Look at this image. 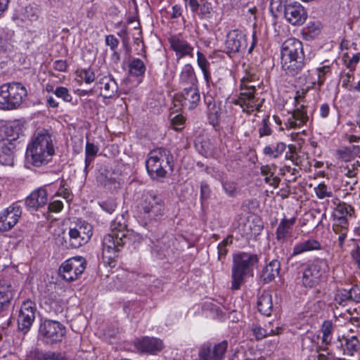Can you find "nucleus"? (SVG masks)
I'll use <instances>...</instances> for the list:
<instances>
[{"label": "nucleus", "mask_w": 360, "mask_h": 360, "mask_svg": "<svg viewBox=\"0 0 360 360\" xmlns=\"http://www.w3.org/2000/svg\"><path fill=\"white\" fill-rule=\"evenodd\" d=\"M295 221V217L281 219L276 231V238L278 241L284 243L291 236L292 229Z\"/></svg>", "instance_id": "nucleus-27"}, {"label": "nucleus", "mask_w": 360, "mask_h": 360, "mask_svg": "<svg viewBox=\"0 0 360 360\" xmlns=\"http://www.w3.org/2000/svg\"><path fill=\"white\" fill-rule=\"evenodd\" d=\"M183 106L188 110L195 109L200 101V95L198 86L184 88L182 92Z\"/></svg>", "instance_id": "nucleus-26"}, {"label": "nucleus", "mask_w": 360, "mask_h": 360, "mask_svg": "<svg viewBox=\"0 0 360 360\" xmlns=\"http://www.w3.org/2000/svg\"><path fill=\"white\" fill-rule=\"evenodd\" d=\"M281 66L284 72L290 76L300 73L305 66V56L301 41L295 38L286 39L282 44Z\"/></svg>", "instance_id": "nucleus-2"}, {"label": "nucleus", "mask_w": 360, "mask_h": 360, "mask_svg": "<svg viewBox=\"0 0 360 360\" xmlns=\"http://www.w3.org/2000/svg\"><path fill=\"white\" fill-rule=\"evenodd\" d=\"M354 213V210L352 205L345 202H340L334 208L333 217L348 219V217H352Z\"/></svg>", "instance_id": "nucleus-35"}, {"label": "nucleus", "mask_w": 360, "mask_h": 360, "mask_svg": "<svg viewBox=\"0 0 360 360\" xmlns=\"http://www.w3.org/2000/svg\"><path fill=\"white\" fill-rule=\"evenodd\" d=\"M228 52L235 53L245 49L247 46L246 36L243 31L233 30L228 32L225 41Z\"/></svg>", "instance_id": "nucleus-21"}, {"label": "nucleus", "mask_w": 360, "mask_h": 360, "mask_svg": "<svg viewBox=\"0 0 360 360\" xmlns=\"http://www.w3.org/2000/svg\"><path fill=\"white\" fill-rule=\"evenodd\" d=\"M11 284L0 279V316H4L8 311L11 301L13 296Z\"/></svg>", "instance_id": "nucleus-24"}, {"label": "nucleus", "mask_w": 360, "mask_h": 360, "mask_svg": "<svg viewBox=\"0 0 360 360\" xmlns=\"http://www.w3.org/2000/svg\"><path fill=\"white\" fill-rule=\"evenodd\" d=\"M179 82L184 88L198 86V81L191 64L187 63L182 67L179 73Z\"/></svg>", "instance_id": "nucleus-28"}, {"label": "nucleus", "mask_w": 360, "mask_h": 360, "mask_svg": "<svg viewBox=\"0 0 360 360\" xmlns=\"http://www.w3.org/2000/svg\"><path fill=\"white\" fill-rule=\"evenodd\" d=\"M329 266L324 259L316 258L303 264L300 270L302 285L308 289L316 288L328 278Z\"/></svg>", "instance_id": "nucleus-3"}, {"label": "nucleus", "mask_w": 360, "mask_h": 360, "mask_svg": "<svg viewBox=\"0 0 360 360\" xmlns=\"http://www.w3.org/2000/svg\"><path fill=\"white\" fill-rule=\"evenodd\" d=\"M27 95L26 88L20 83L3 84L0 86V108L15 109L23 103Z\"/></svg>", "instance_id": "nucleus-7"}, {"label": "nucleus", "mask_w": 360, "mask_h": 360, "mask_svg": "<svg viewBox=\"0 0 360 360\" xmlns=\"http://www.w3.org/2000/svg\"><path fill=\"white\" fill-rule=\"evenodd\" d=\"M281 328L276 326V328L269 329V327L266 326L264 328L259 325L253 324L251 327V331L252 335L255 336L257 340H261L269 335H274L281 333Z\"/></svg>", "instance_id": "nucleus-32"}, {"label": "nucleus", "mask_w": 360, "mask_h": 360, "mask_svg": "<svg viewBox=\"0 0 360 360\" xmlns=\"http://www.w3.org/2000/svg\"><path fill=\"white\" fill-rule=\"evenodd\" d=\"M284 15L286 20L292 25H302L307 18L304 8L297 2L287 4L285 6Z\"/></svg>", "instance_id": "nucleus-22"}, {"label": "nucleus", "mask_w": 360, "mask_h": 360, "mask_svg": "<svg viewBox=\"0 0 360 360\" xmlns=\"http://www.w3.org/2000/svg\"><path fill=\"white\" fill-rule=\"evenodd\" d=\"M85 268V259L82 257H74L61 264L59 274L65 281L72 282L78 278Z\"/></svg>", "instance_id": "nucleus-12"}, {"label": "nucleus", "mask_w": 360, "mask_h": 360, "mask_svg": "<svg viewBox=\"0 0 360 360\" xmlns=\"http://www.w3.org/2000/svg\"><path fill=\"white\" fill-rule=\"evenodd\" d=\"M110 233L104 236L103 240V259L109 264L117 257V252L126 243V226L117 219L111 224Z\"/></svg>", "instance_id": "nucleus-4"}, {"label": "nucleus", "mask_w": 360, "mask_h": 360, "mask_svg": "<svg viewBox=\"0 0 360 360\" xmlns=\"http://www.w3.org/2000/svg\"><path fill=\"white\" fill-rule=\"evenodd\" d=\"M98 184L110 192H115L120 188V179L115 176V174L109 171L100 172L96 176Z\"/></svg>", "instance_id": "nucleus-25"}, {"label": "nucleus", "mask_w": 360, "mask_h": 360, "mask_svg": "<svg viewBox=\"0 0 360 360\" xmlns=\"http://www.w3.org/2000/svg\"><path fill=\"white\" fill-rule=\"evenodd\" d=\"M55 155L53 136L45 129L37 131L27 146V160L35 167L47 165Z\"/></svg>", "instance_id": "nucleus-1"}, {"label": "nucleus", "mask_w": 360, "mask_h": 360, "mask_svg": "<svg viewBox=\"0 0 360 360\" xmlns=\"http://www.w3.org/2000/svg\"><path fill=\"white\" fill-rule=\"evenodd\" d=\"M170 47L174 51L177 59L185 57H193V46L181 34L171 35L168 38Z\"/></svg>", "instance_id": "nucleus-17"}, {"label": "nucleus", "mask_w": 360, "mask_h": 360, "mask_svg": "<svg viewBox=\"0 0 360 360\" xmlns=\"http://www.w3.org/2000/svg\"><path fill=\"white\" fill-rule=\"evenodd\" d=\"M359 146H352V147H345L337 151L338 158L345 162H349L353 158V153L359 151Z\"/></svg>", "instance_id": "nucleus-43"}, {"label": "nucleus", "mask_w": 360, "mask_h": 360, "mask_svg": "<svg viewBox=\"0 0 360 360\" xmlns=\"http://www.w3.org/2000/svg\"><path fill=\"white\" fill-rule=\"evenodd\" d=\"M105 44L110 46L111 50H115L118 46L119 41L113 34H109L105 37Z\"/></svg>", "instance_id": "nucleus-55"}, {"label": "nucleus", "mask_w": 360, "mask_h": 360, "mask_svg": "<svg viewBox=\"0 0 360 360\" xmlns=\"http://www.w3.org/2000/svg\"><path fill=\"white\" fill-rule=\"evenodd\" d=\"M321 245L317 240L310 238L295 245L291 256H297L306 252L321 250Z\"/></svg>", "instance_id": "nucleus-29"}, {"label": "nucleus", "mask_w": 360, "mask_h": 360, "mask_svg": "<svg viewBox=\"0 0 360 360\" xmlns=\"http://www.w3.org/2000/svg\"><path fill=\"white\" fill-rule=\"evenodd\" d=\"M282 6V0H271L269 5V10L274 15H276V12L281 9Z\"/></svg>", "instance_id": "nucleus-58"}, {"label": "nucleus", "mask_w": 360, "mask_h": 360, "mask_svg": "<svg viewBox=\"0 0 360 360\" xmlns=\"http://www.w3.org/2000/svg\"><path fill=\"white\" fill-rule=\"evenodd\" d=\"M280 262L277 259L270 262L264 269L262 277L266 283L274 280L279 274Z\"/></svg>", "instance_id": "nucleus-33"}, {"label": "nucleus", "mask_w": 360, "mask_h": 360, "mask_svg": "<svg viewBox=\"0 0 360 360\" xmlns=\"http://www.w3.org/2000/svg\"><path fill=\"white\" fill-rule=\"evenodd\" d=\"M224 192L230 197H233L237 193V184L233 181H221Z\"/></svg>", "instance_id": "nucleus-47"}, {"label": "nucleus", "mask_w": 360, "mask_h": 360, "mask_svg": "<svg viewBox=\"0 0 360 360\" xmlns=\"http://www.w3.org/2000/svg\"><path fill=\"white\" fill-rule=\"evenodd\" d=\"M19 134L8 136L2 140H0V165H13V151L15 148V141L18 139Z\"/></svg>", "instance_id": "nucleus-19"}, {"label": "nucleus", "mask_w": 360, "mask_h": 360, "mask_svg": "<svg viewBox=\"0 0 360 360\" xmlns=\"http://www.w3.org/2000/svg\"><path fill=\"white\" fill-rule=\"evenodd\" d=\"M257 257L245 252L236 255L231 271V289L236 290L245 283V277L252 270L257 262Z\"/></svg>", "instance_id": "nucleus-6"}, {"label": "nucleus", "mask_w": 360, "mask_h": 360, "mask_svg": "<svg viewBox=\"0 0 360 360\" xmlns=\"http://www.w3.org/2000/svg\"><path fill=\"white\" fill-rule=\"evenodd\" d=\"M341 172L348 177H353L356 174V169L354 164L347 165L341 167Z\"/></svg>", "instance_id": "nucleus-54"}, {"label": "nucleus", "mask_w": 360, "mask_h": 360, "mask_svg": "<svg viewBox=\"0 0 360 360\" xmlns=\"http://www.w3.org/2000/svg\"><path fill=\"white\" fill-rule=\"evenodd\" d=\"M334 326L330 321H324L321 325L322 343L326 346L329 345L333 340Z\"/></svg>", "instance_id": "nucleus-37"}, {"label": "nucleus", "mask_w": 360, "mask_h": 360, "mask_svg": "<svg viewBox=\"0 0 360 360\" xmlns=\"http://www.w3.org/2000/svg\"><path fill=\"white\" fill-rule=\"evenodd\" d=\"M185 118L181 115H176L172 119V125L174 129L179 131L184 127Z\"/></svg>", "instance_id": "nucleus-52"}, {"label": "nucleus", "mask_w": 360, "mask_h": 360, "mask_svg": "<svg viewBox=\"0 0 360 360\" xmlns=\"http://www.w3.org/2000/svg\"><path fill=\"white\" fill-rule=\"evenodd\" d=\"M351 255L353 259L355 261L358 267L360 269V249L359 247L352 250L351 252Z\"/></svg>", "instance_id": "nucleus-64"}, {"label": "nucleus", "mask_w": 360, "mask_h": 360, "mask_svg": "<svg viewBox=\"0 0 360 360\" xmlns=\"http://www.w3.org/2000/svg\"><path fill=\"white\" fill-rule=\"evenodd\" d=\"M256 89L254 86H248L245 83V79L241 81L240 92L237 99L233 103L239 105L243 112L248 115L254 112H259L262 106V103H257V99L255 94Z\"/></svg>", "instance_id": "nucleus-9"}, {"label": "nucleus", "mask_w": 360, "mask_h": 360, "mask_svg": "<svg viewBox=\"0 0 360 360\" xmlns=\"http://www.w3.org/2000/svg\"><path fill=\"white\" fill-rule=\"evenodd\" d=\"M320 349L326 352V353L319 354L317 356L318 360H335L334 355L332 353L328 352V348L326 346L324 347H321Z\"/></svg>", "instance_id": "nucleus-59"}, {"label": "nucleus", "mask_w": 360, "mask_h": 360, "mask_svg": "<svg viewBox=\"0 0 360 360\" xmlns=\"http://www.w3.org/2000/svg\"><path fill=\"white\" fill-rule=\"evenodd\" d=\"M135 347L141 352L156 354L162 351L164 345L159 338L144 337L135 342Z\"/></svg>", "instance_id": "nucleus-23"}, {"label": "nucleus", "mask_w": 360, "mask_h": 360, "mask_svg": "<svg viewBox=\"0 0 360 360\" xmlns=\"http://www.w3.org/2000/svg\"><path fill=\"white\" fill-rule=\"evenodd\" d=\"M94 89H98L100 96L103 98H111L117 94L118 84L111 75L107 74L97 77Z\"/></svg>", "instance_id": "nucleus-18"}, {"label": "nucleus", "mask_w": 360, "mask_h": 360, "mask_svg": "<svg viewBox=\"0 0 360 360\" xmlns=\"http://www.w3.org/2000/svg\"><path fill=\"white\" fill-rule=\"evenodd\" d=\"M63 208V203L60 200H53L49 204V210L52 212H60Z\"/></svg>", "instance_id": "nucleus-56"}, {"label": "nucleus", "mask_w": 360, "mask_h": 360, "mask_svg": "<svg viewBox=\"0 0 360 360\" xmlns=\"http://www.w3.org/2000/svg\"><path fill=\"white\" fill-rule=\"evenodd\" d=\"M129 68L130 73L136 77L143 75L146 70L143 62L139 58H133L129 65Z\"/></svg>", "instance_id": "nucleus-40"}, {"label": "nucleus", "mask_w": 360, "mask_h": 360, "mask_svg": "<svg viewBox=\"0 0 360 360\" xmlns=\"http://www.w3.org/2000/svg\"><path fill=\"white\" fill-rule=\"evenodd\" d=\"M92 234V226L86 221H79L70 226L68 231L69 245L74 248H79L89 242Z\"/></svg>", "instance_id": "nucleus-11"}, {"label": "nucleus", "mask_w": 360, "mask_h": 360, "mask_svg": "<svg viewBox=\"0 0 360 360\" xmlns=\"http://www.w3.org/2000/svg\"><path fill=\"white\" fill-rule=\"evenodd\" d=\"M53 92L58 98H62L65 102H70L72 99V96L66 87L58 86Z\"/></svg>", "instance_id": "nucleus-48"}, {"label": "nucleus", "mask_w": 360, "mask_h": 360, "mask_svg": "<svg viewBox=\"0 0 360 360\" xmlns=\"http://www.w3.org/2000/svg\"><path fill=\"white\" fill-rule=\"evenodd\" d=\"M271 132H272V131L269 124L268 119H264L262 120V125L259 129V136L262 137V136H269L271 134Z\"/></svg>", "instance_id": "nucleus-53"}, {"label": "nucleus", "mask_w": 360, "mask_h": 360, "mask_svg": "<svg viewBox=\"0 0 360 360\" xmlns=\"http://www.w3.org/2000/svg\"><path fill=\"white\" fill-rule=\"evenodd\" d=\"M314 192L316 197L320 200L326 198H330L333 195L332 191L328 188L324 183H320L317 186H316L314 188Z\"/></svg>", "instance_id": "nucleus-44"}, {"label": "nucleus", "mask_w": 360, "mask_h": 360, "mask_svg": "<svg viewBox=\"0 0 360 360\" xmlns=\"http://www.w3.org/2000/svg\"><path fill=\"white\" fill-rule=\"evenodd\" d=\"M349 299H352L351 290H349V291H347V290L341 291L336 296V300L338 301L340 303L345 302V301H347V300H348Z\"/></svg>", "instance_id": "nucleus-61"}, {"label": "nucleus", "mask_w": 360, "mask_h": 360, "mask_svg": "<svg viewBox=\"0 0 360 360\" xmlns=\"http://www.w3.org/2000/svg\"><path fill=\"white\" fill-rule=\"evenodd\" d=\"M48 202V193L45 186L34 190L25 200L26 208L30 212H34L46 205Z\"/></svg>", "instance_id": "nucleus-20"}, {"label": "nucleus", "mask_w": 360, "mask_h": 360, "mask_svg": "<svg viewBox=\"0 0 360 360\" xmlns=\"http://www.w3.org/2000/svg\"><path fill=\"white\" fill-rule=\"evenodd\" d=\"M359 60L360 53L353 55V56L349 60L347 64V67L350 69L354 68L356 65L359 63Z\"/></svg>", "instance_id": "nucleus-63"}, {"label": "nucleus", "mask_w": 360, "mask_h": 360, "mask_svg": "<svg viewBox=\"0 0 360 360\" xmlns=\"http://www.w3.org/2000/svg\"><path fill=\"white\" fill-rule=\"evenodd\" d=\"M212 8V4L207 0H200L198 2V8L195 11H192L193 13L198 15V16L201 18H207L210 17Z\"/></svg>", "instance_id": "nucleus-41"}, {"label": "nucleus", "mask_w": 360, "mask_h": 360, "mask_svg": "<svg viewBox=\"0 0 360 360\" xmlns=\"http://www.w3.org/2000/svg\"><path fill=\"white\" fill-rule=\"evenodd\" d=\"M22 215V207L18 202H13L0 212V232L11 230Z\"/></svg>", "instance_id": "nucleus-14"}, {"label": "nucleus", "mask_w": 360, "mask_h": 360, "mask_svg": "<svg viewBox=\"0 0 360 360\" xmlns=\"http://www.w3.org/2000/svg\"><path fill=\"white\" fill-rule=\"evenodd\" d=\"M197 63L198 65L202 70L204 79L208 85L211 79V75L209 70L210 63L207 60L205 56L202 52H197Z\"/></svg>", "instance_id": "nucleus-36"}, {"label": "nucleus", "mask_w": 360, "mask_h": 360, "mask_svg": "<svg viewBox=\"0 0 360 360\" xmlns=\"http://www.w3.org/2000/svg\"><path fill=\"white\" fill-rule=\"evenodd\" d=\"M138 208L144 218L157 220L164 215L165 206L160 196L148 193L143 195Z\"/></svg>", "instance_id": "nucleus-8"}, {"label": "nucleus", "mask_w": 360, "mask_h": 360, "mask_svg": "<svg viewBox=\"0 0 360 360\" xmlns=\"http://www.w3.org/2000/svg\"><path fill=\"white\" fill-rule=\"evenodd\" d=\"M257 308L259 311L264 315H271L273 309V302L271 295L268 292H264L258 297Z\"/></svg>", "instance_id": "nucleus-31"}, {"label": "nucleus", "mask_w": 360, "mask_h": 360, "mask_svg": "<svg viewBox=\"0 0 360 360\" xmlns=\"http://www.w3.org/2000/svg\"><path fill=\"white\" fill-rule=\"evenodd\" d=\"M173 155L166 148H158L151 150L146 161V167L149 176L153 179L164 178L167 174L166 167L173 168Z\"/></svg>", "instance_id": "nucleus-5"}, {"label": "nucleus", "mask_w": 360, "mask_h": 360, "mask_svg": "<svg viewBox=\"0 0 360 360\" xmlns=\"http://www.w3.org/2000/svg\"><path fill=\"white\" fill-rule=\"evenodd\" d=\"M37 311L36 304L30 300H27L22 304L18 316V328L24 333H27L34 319Z\"/></svg>", "instance_id": "nucleus-15"}, {"label": "nucleus", "mask_w": 360, "mask_h": 360, "mask_svg": "<svg viewBox=\"0 0 360 360\" xmlns=\"http://www.w3.org/2000/svg\"><path fill=\"white\" fill-rule=\"evenodd\" d=\"M233 243V236H228L225 239H224L221 243H219L217 246L218 250V258L219 259H221L225 257L227 253L226 246L228 245H231Z\"/></svg>", "instance_id": "nucleus-45"}, {"label": "nucleus", "mask_w": 360, "mask_h": 360, "mask_svg": "<svg viewBox=\"0 0 360 360\" xmlns=\"http://www.w3.org/2000/svg\"><path fill=\"white\" fill-rule=\"evenodd\" d=\"M43 360H66L60 353L47 352L43 354Z\"/></svg>", "instance_id": "nucleus-57"}, {"label": "nucleus", "mask_w": 360, "mask_h": 360, "mask_svg": "<svg viewBox=\"0 0 360 360\" xmlns=\"http://www.w3.org/2000/svg\"><path fill=\"white\" fill-rule=\"evenodd\" d=\"M101 208L108 214H112L117 208V203L113 199H108L99 202Z\"/></svg>", "instance_id": "nucleus-49"}, {"label": "nucleus", "mask_w": 360, "mask_h": 360, "mask_svg": "<svg viewBox=\"0 0 360 360\" xmlns=\"http://www.w3.org/2000/svg\"><path fill=\"white\" fill-rule=\"evenodd\" d=\"M98 148L92 143L86 142L85 146V167L84 172H86L87 167L94 160L95 156L98 153Z\"/></svg>", "instance_id": "nucleus-42"}, {"label": "nucleus", "mask_w": 360, "mask_h": 360, "mask_svg": "<svg viewBox=\"0 0 360 360\" xmlns=\"http://www.w3.org/2000/svg\"><path fill=\"white\" fill-rule=\"evenodd\" d=\"M263 229L262 222L259 218L247 220L243 224V236L252 237L259 235Z\"/></svg>", "instance_id": "nucleus-30"}, {"label": "nucleus", "mask_w": 360, "mask_h": 360, "mask_svg": "<svg viewBox=\"0 0 360 360\" xmlns=\"http://www.w3.org/2000/svg\"><path fill=\"white\" fill-rule=\"evenodd\" d=\"M343 353L345 355L352 356L360 348V342L356 336L344 338Z\"/></svg>", "instance_id": "nucleus-34"}, {"label": "nucleus", "mask_w": 360, "mask_h": 360, "mask_svg": "<svg viewBox=\"0 0 360 360\" xmlns=\"http://www.w3.org/2000/svg\"><path fill=\"white\" fill-rule=\"evenodd\" d=\"M334 223L333 230L334 232H338L342 230H349V221L347 218L333 217Z\"/></svg>", "instance_id": "nucleus-46"}, {"label": "nucleus", "mask_w": 360, "mask_h": 360, "mask_svg": "<svg viewBox=\"0 0 360 360\" xmlns=\"http://www.w3.org/2000/svg\"><path fill=\"white\" fill-rule=\"evenodd\" d=\"M286 148V144L283 142H278L275 146H266L263 149V153L271 158L280 157Z\"/></svg>", "instance_id": "nucleus-38"}, {"label": "nucleus", "mask_w": 360, "mask_h": 360, "mask_svg": "<svg viewBox=\"0 0 360 360\" xmlns=\"http://www.w3.org/2000/svg\"><path fill=\"white\" fill-rule=\"evenodd\" d=\"M53 69L59 72H65L68 68V65L64 60H57L53 63Z\"/></svg>", "instance_id": "nucleus-60"}, {"label": "nucleus", "mask_w": 360, "mask_h": 360, "mask_svg": "<svg viewBox=\"0 0 360 360\" xmlns=\"http://www.w3.org/2000/svg\"><path fill=\"white\" fill-rule=\"evenodd\" d=\"M261 174L265 176V178L272 177L276 171V167L274 165H262L260 168Z\"/></svg>", "instance_id": "nucleus-51"}, {"label": "nucleus", "mask_w": 360, "mask_h": 360, "mask_svg": "<svg viewBox=\"0 0 360 360\" xmlns=\"http://www.w3.org/2000/svg\"><path fill=\"white\" fill-rule=\"evenodd\" d=\"M66 333L65 327L58 321H43L39 328V337L49 344L61 342Z\"/></svg>", "instance_id": "nucleus-10"}, {"label": "nucleus", "mask_w": 360, "mask_h": 360, "mask_svg": "<svg viewBox=\"0 0 360 360\" xmlns=\"http://www.w3.org/2000/svg\"><path fill=\"white\" fill-rule=\"evenodd\" d=\"M317 72V80L311 81L310 84L311 87H314L317 85L321 87L326 81V77L331 74V68L328 65H323L322 67L316 69Z\"/></svg>", "instance_id": "nucleus-39"}, {"label": "nucleus", "mask_w": 360, "mask_h": 360, "mask_svg": "<svg viewBox=\"0 0 360 360\" xmlns=\"http://www.w3.org/2000/svg\"><path fill=\"white\" fill-rule=\"evenodd\" d=\"M228 349V342L223 340L214 345L203 344L199 351V360H224Z\"/></svg>", "instance_id": "nucleus-16"}, {"label": "nucleus", "mask_w": 360, "mask_h": 360, "mask_svg": "<svg viewBox=\"0 0 360 360\" xmlns=\"http://www.w3.org/2000/svg\"><path fill=\"white\" fill-rule=\"evenodd\" d=\"M80 77L86 84H91L96 80L95 73L91 68L82 70Z\"/></svg>", "instance_id": "nucleus-50"}, {"label": "nucleus", "mask_w": 360, "mask_h": 360, "mask_svg": "<svg viewBox=\"0 0 360 360\" xmlns=\"http://www.w3.org/2000/svg\"><path fill=\"white\" fill-rule=\"evenodd\" d=\"M352 300L360 303V287L354 285L351 288Z\"/></svg>", "instance_id": "nucleus-62"}, {"label": "nucleus", "mask_w": 360, "mask_h": 360, "mask_svg": "<svg viewBox=\"0 0 360 360\" xmlns=\"http://www.w3.org/2000/svg\"><path fill=\"white\" fill-rule=\"evenodd\" d=\"M304 94H300L299 91L297 92L295 97V109L289 113V116L285 122V125L288 129L301 128L306 124L309 120L306 107L304 104H300V101L304 96Z\"/></svg>", "instance_id": "nucleus-13"}]
</instances>
